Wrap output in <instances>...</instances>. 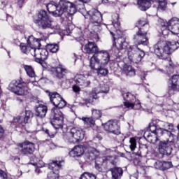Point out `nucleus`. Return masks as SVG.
<instances>
[{
  "label": "nucleus",
  "instance_id": "nucleus-1",
  "mask_svg": "<svg viewBox=\"0 0 179 179\" xmlns=\"http://www.w3.org/2000/svg\"><path fill=\"white\" fill-rule=\"evenodd\" d=\"M49 13L55 16V17H59L64 15V16H73L76 13V6L69 2L65 1H60L59 4L55 1H50L46 6Z\"/></svg>",
  "mask_w": 179,
  "mask_h": 179
},
{
  "label": "nucleus",
  "instance_id": "nucleus-2",
  "mask_svg": "<svg viewBox=\"0 0 179 179\" xmlns=\"http://www.w3.org/2000/svg\"><path fill=\"white\" fill-rule=\"evenodd\" d=\"M111 56L108 51L100 52L98 56H92L90 59L91 69L96 71L98 76H106L108 75V69L106 67L108 65Z\"/></svg>",
  "mask_w": 179,
  "mask_h": 179
},
{
  "label": "nucleus",
  "instance_id": "nucleus-3",
  "mask_svg": "<svg viewBox=\"0 0 179 179\" xmlns=\"http://www.w3.org/2000/svg\"><path fill=\"white\" fill-rule=\"evenodd\" d=\"M31 40H34V37L29 36L27 40V45L21 43L20 45V50L24 54H31L34 57L36 62L44 67V65H45V62L44 61L48 58V51L43 48H36L31 44Z\"/></svg>",
  "mask_w": 179,
  "mask_h": 179
},
{
  "label": "nucleus",
  "instance_id": "nucleus-4",
  "mask_svg": "<svg viewBox=\"0 0 179 179\" xmlns=\"http://www.w3.org/2000/svg\"><path fill=\"white\" fill-rule=\"evenodd\" d=\"M34 22L38 24L41 29H51L52 30L59 29V26L55 24V22L50 20V17H48V15H47V11L44 10L39 11L37 15V19H36Z\"/></svg>",
  "mask_w": 179,
  "mask_h": 179
},
{
  "label": "nucleus",
  "instance_id": "nucleus-5",
  "mask_svg": "<svg viewBox=\"0 0 179 179\" xmlns=\"http://www.w3.org/2000/svg\"><path fill=\"white\" fill-rule=\"evenodd\" d=\"M64 139L70 143H78L85 139V131L79 127H73L64 136Z\"/></svg>",
  "mask_w": 179,
  "mask_h": 179
},
{
  "label": "nucleus",
  "instance_id": "nucleus-6",
  "mask_svg": "<svg viewBox=\"0 0 179 179\" xmlns=\"http://www.w3.org/2000/svg\"><path fill=\"white\" fill-rule=\"evenodd\" d=\"M50 120V124L55 129H62L64 127V113L59 109L52 108Z\"/></svg>",
  "mask_w": 179,
  "mask_h": 179
},
{
  "label": "nucleus",
  "instance_id": "nucleus-7",
  "mask_svg": "<svg viewBox=\"0 0 179 179\" xmlns=\"http://www.w3.org/2000/svg\"><path fill=\"white\" fill-rule=\"evenodd\" d=\"M8 90L17 96H27L29 92L27 83L24 82L20 83V81L15 80L9 84Z\"/></svg>",
  "mask_w": 179,
  "mask_h": 179
},
{
  "label": "nucleus",
  "instance_id": "nucleus-8",
  "mask_svg": "<svg viewBox=\"0 0 179 179\" xmlns=\"http://www.w3.org/2000/svg\"><path fill=\"white\" fill-rule=\"evenodd\" d=\"M99 160L102 163H99V160H96L95 169L100 173H103L105 170H107V168L104 166V164H107V163L113 164V166H117V162H115V156L113 155L103 157L102 158H100Z\"/></svg>",
  "mask_w": 179,
  "mask_h": 179
},
{
  "label": "nucleus",
  "instance_id": "nucleus-9",
  "mask_svg": "<svg viewBox=\"0 0 179 179\" xmlns=\"http://www.w3.org/2000/svg\"><path fill=\"white\" fill-rule=\"evenodd\" d=\"M174 145L173 137H171V140L168 139L166 141H161L158 145V149L159 153L163 155L170 156L171 152H173V146Z\"/></svg>",
  "mask_w": 179,
  "mask_h": 179
},
{
  "label": "nucleus",
  "instance_id": "nucleus-10",
  "mask_svg": "<svg viewBox=\"0 0 179 179\" xmlns=\"http://www.w3.org/2000/svg\"><path fill=\"white\" fill-rule=\"evenodd\" d=\"M122 96L124 100V104L127 108H134L135 106H136V108H141V102L139 100H136V97L131 92H124L122 94Z\"/></svg>",
  "mask_w": 179,
  "mask_h": 179
},
{
  "label": "nucleus",
  "instance_id": "nucleus-11",
  "mask_svg": "<svg viewBox=\"0 0 179 179\" xmlns=\"http://www.w3.org/2000/svg\"><path fill=\"white\" fill-rule=\"evenodd\" d=\"M128 57L130 61L139 64L145 57V52L141 50L137 46H133L128 52Z\"/></svg>",
  "mask_w": 179,
  "mask_h": 179
},
{
  "label": "nucleus",
  "instance_id": "nucleus-12",
  "mask_svg": "<svg viewBox=\"0 0 179 179\" xmlns=\"http://www.w3.org/2000/svg\"><path fill=\"white\" fill-rule=\"evenodd\" d=\"M64 161H52L48 165V169L52 170L48 174V179H59V175L58 174V171L62 169V165Z\"/></svg>",
  "mask_w": 179,
  "mask_h": 179
},
{
  "label": "nucleus",
  "instance_id": "nucleus-13",
  "mask_svg": "<svg viewBox=\"0 0 179 179\" xmlns=\"http://www.w3.org/2000/svg\"><path fill=\"white\" fill-rule=\"evenodd\" d=\"M90 21L93 26L100 27L101 22H103V15L96 8H92L87 12Z\"/></svg>",
  "mask_w": 179,
  "mask_h": 179
},
{
  "label": "nucleus",
  "instance_id": "nucleus-14",
  "mask_svg": "<svg viewBox=\"0 0 179 179\" xmlns=\"http://www.w3.org/2000/svg\"><path fill=\"white\" fill-rule=\"evenodd\" d=\"M101 110L92 108V117H82L80 120H82L84 122V125L86 128H90L94 126V120H99L101 118Z\"/></svg>",
  "mask_w": 179,
  "mask_h": 179
},
{
  "label": "nucleus",
  "instance_id": "nucleus-15",
  "mask_svg": "<svg viewBox=\"0 0 179 179\" xmlns=\"http://www.w3.org/2000/svg\"><path fill=\"white\" fill-rule=\"evenodd\" d=\"M104 130L108 134L113 135H120L121 134V127H120V122L118 120H109L103 124Z\"/></svg>",
  "mask_w": 179,
  "mask_h": 179
},
{
  "label": "nucleus",
  "instance_id": "nucleus-16",
  "mask_svg": "<svg viewBox=\"0 0 179 179\" xmlns=\"http://www.w3.org/2000/svg\"><path fill=\"white\" fill-rule=\"evenodd\" d=\"M110 92V87L108 85L103 84L100 85L99 87H95L92 90V91L89 94L88 101L89 103H93V100H97L99 96L97 94L100 93H108Z\"/></svg>",
  "mask_w": 179,
  "mask_h": 179
},
{
  "label": "nucleus",
  "instance_id": "nucleus-17",
  "mask_svg": "<svg viewBox=\"0 0 179 179\" xmlns=\"http://www.w3.org/2000/svg\"><path fill=\"white\" fill-rule=\"evenodd\" d=\"M49 97L52 104L56 107L55 108H64L66 106V101L58 92H50Z\"/></svg>",
  "mask_w": 179,
  "mask_h": 179
},
{
  "label": "nucleus",
  "instance_id": "nucleus-18",
  "mask_svg": "<svg viewBox=\"0 0 179 179\" xmlns=\"http://www.w3.org/2000/svg\"><path fill=\"white\" fill-rule=\"evenodd\" d=\"M129 148L131 152H133V155L136 156H140L142 157L143 156H146L148 153V145H143L140 147L138 151H135L136 149V140L134 138H130L129 140Z\"/></svg>",
  "mask_w": 179,
  "mask_h": 179
},
{
  "label": "nucleus",
  "instance_id": "nucleus-19",
  "mask_svg": "<svg viewBox=\"0 0 179 179\" xmlns=\"http://www.w3.org/2000/svg\"><path fill=\"white\" fill-rule=\"evenodd\" d=\"M179 90V75H173L168 80V93L173 96L174 92Z\"/></svg>",
  "mask_w": 179,
  "mask_h": 179
},
{
  "label": "nucleus",
  "instance_id": "nucleus-20",
  "mask_svg": "<svg viewBox=\"0 0 179 179\" xmlns=\"http://www.w3.org/2000/svg\"><path fill=\"white\" fill-rule=\"evenodd\" d=\"M18 146L20 148L21 155H33L36 149V145L29 141H24L22 143H19Z\"/></svg>",
  "mask_w": 179,
  "mask_h": 179
},
{
  "label": "nucleus",
  "instance_id": "nucleus-21",
  "mask_svg": "<svg viewBox=\"0 0 179 179\" xmlns=\"http://www.w3.org/2000/svg\"><path fill=\"white\" fill-rule=\"evenodd\" d=\"M147 36L148 32L143 31L141 28H139L138 31L134 36V40L135 43L138 44V45H141V44H142L143 45H148L149 43V39L148 38Z\"/></svg>",
  "mask_w": 179,
  "mask_h": 179
},
{
  "label": "nucleus",
  "instance_id": "nucleus-22",
  "mask_svg": "<svg viewBox=\"0 0 179 179\" xmlns=\"http://www.w3.org/2000/svg\"><path fill=\"white\" fill-rule=\"evenodd\" d=\"M115 45V47L113 48V50H115V57H120V51L122 50H124V48H127V45H128V43H127V41L125 40V38L124 36H119L117 38H114V43L113 45Z\"/></svg>",
  "mask_w": 179,
  "mask_h": 179
},
{
  "label": "nucleus",
  "instance_id": "nucleus-23",
  "mask_svg": "<svg viewBox=\"0 0 179 179\" xmlns=\"http://www.w3.org/2000/svg\"><path fill=\"white\" fill-rule=\"evenodd\" d=\"M66 83H76L78 86H83L84 87H87L90 85V81L86 80V78L83 75H77L74 79L71 78L66 80Z\"/></svg>",
  "mask_w": 179,
  "mask_h": 179
},
{
  "label": "nucleus",
  "instance_id": "nucleus-24",
  "mask_svg": "<svg viewBox=\"0 0 179 179\" xmlns=\"http://www.w3.org/2000/svg\"><path fill=\"white\" fill-rule=\"evenodd\" d=\"M84 51L87 54H94L92 57H97L100 55V52L107 50L99 51V47H97V45L94 42H89L87 45H85Z\"/></svg>",
  "mask_w": 179,
  "mask_h": 179
},
{
  "label": "nucleus",
  "instance_id": "nucleus-25",
  "mask_svg": "<svg viewBox=\"0 0 179 179\" xmlns=\"http://www.w3.org/2000/svg\"><path fill=\"white\" fill-rule=\"evenodd\" d=\"M86 148L83 145L75 146L73 150L69 152L71 157H80L85 153Z\"/></svg>",
  "mask_w": 179,
  "mask_h": 179
},
{
  "label": "nucleus",
  "instance_id": "nucleus-26",
  "mask_svg": "<svg viewBox=\"0 0 179 179\" xmlns=\"http://www.w3.org/2000/svg\"><path fill=\"white\" fill-rule=\"evenodd\" d=\"M30 118H33V112L31 110H26L24 117L23 116L14 117L13 122H18V124H27Z\"/></svg>",
  "mask_w": 179,
  "mask_h": 179
},
{
  "label": "nucleus",
  "instance_id": "nucleus-27",
  "mask_svg": "<svg viewBox=\"0 0 179 179\" xmlns=\"http://www.w3.org/2000/svg\"><path fill=\"white\" fill-rule=\"evenodd\" d=\"M48 111V107L44 104H39L36 106L35 115L39 118H45L47 113Z\"/></svg>",
  "mask_w": 179,
  "mask_h": 179
},
{
  "label": "nucleus",
  "instance_id": "nucleus-28",
  "mask_svg": "<svg viewBox=\"0 0 179 179\" xmlns=\"http://www.w3.org/2000/svg\"><path fill=\"white\" fill-rule=\"evenodd\" d=\"M154 166L157 170L165 171L166 170H169V169H171V167H173V164L171 162L157 161L155 162Z\"/></svg>",
  "mask_w": 179,
  "mask_h": 179
},
{
  "label": "nucleus",
  "instance_id": "nucleus-29",
  "mask_svg": "<svg viewBox=\"0 0 179 179\" xmlns=\"http://www.w3.org/2000/svg\"><path fill=\"white\" fill-rule=\"evenodd\" d=\"M170 25L169 26V30L173 34H179V20L177 17H173L170 20Z\"/></svg>",
  "mask_w": 179,
  "mask_h": 179
},
{
  "label": "nucleus",
  "instance_id": "nucleus-30",
  "mask_svg": "<svg viewBox=\"0 0 179 179\" xmlns=\"http://www.w3.org/2000/svg\"><path fill=\"white\" fill-rule=\"evenodd\" d=\"M51 71L52 75L57 79H63L65 75H66V72H68L66 69L61 66L52 67Z\"/></svg>",
  "mask_w": 179,
  "mask_h": 179
},
{
  "label": "nucleus",
  "instance_id": "nucleus-31",
  "mask_svg": "<svg viewBox=\"0 0 179 179\" xmlns=\"http://www.w3.org/2000/svg\"><path fill=\"white\" fill-rule=\"evenodd\" d=\"M105 26H107L106 27L108 30H109L110 33L113 34L111 29L117 30L120 27V23L118 22V14H115L113 15V20L111 21V24H105Z\"/></svg>",
  "mask_w": 179,
  "mask_h": 179
},
{
  "label": "nucleus",
  "instance_id": "nucleus-32",
  "mask_svg": "<svg viewBox=\"0 0 179 179\" xmlns=\"http://www.w3.org/2000/svg\"><path fill=\"white\" fill-rule=\"evenodd\" d=\"M111 172L112 179H121L124 174V170L121 167H113L109 169Z\"/></svg>",
  "mask_w": 179,
  "mask_h": 179
},
{
  "label": "nucleus",
  "instance_id": "nucleus-33",
  "mask_svg": "<svg viewBox=\"0 0 179 179\" xmlns=\"http://www.w3.org/2000/svg\"><path fill=\"white\" fill-rule=\"evenodd\" d=\"M152 2H155V0H138V9L144 12L148 10L152 6Z\"/></svg>",
  "mask_w": 179,
  "mask_h": 179
},
{
  "label": "nucleus",
  "instance_id": "nucleus-34",
  "mask_svg": "<svg viewBox=\"0 0 179 179\" xmlns=\"http://www.w3.org/2000/svg\"><path fill=\"white\" fill-rule=\"evenodd\" d=\"M155 134L157 138V136H169V138H173V136H174L171 131L163 128H158L155 132Z\"/></svg>",
  "mask_w": 179,
  "mask_h": 179
},
{
  "label": "nucleus",
  "instance_id": "nucleus-35",
  "mask_svg": "<svg viewBox=\"0 0 179 179\" xmlns=\"http://www.w3.org/2000/svg\"><path fill=\"white\" fill-rule=\"evenodd\" d=\"M143 137L148 142H150V143H156V142H157L156 133H150V131H148L144 133Z\"/></svg>",
  "mask_w": 179,
  "mask_h": 179
},
{
  "label": "nucleus",
  "instance_id": "nucleus-36",
  "mask_svg": "<svg viewBox=\"0 0 179 179\" xmlns=\"http://www.w3.org/2000/svg\"><path fill=\"white\" fill-rule=\"evenodd\" d=\"M45 50H48V52L49 51L50 52L55 53L58 52V50H59V46H58V45L55 43H50L46 45Z\"/></svg>",
  "mask_w": 179,
  "mask_h": 179
},
{
  "label": "nucleus",
  "instance_id": "nucleus-37",
  "mask_svg": "<svg viewBox=\"0 0 179 179\" xmlns=\"http://www.w3.org/2000/svg\"><path fill=\"white\" fill-rule=\"evenodd\" d=\"M24 69L29 78H34L36 76V72L31 66L24 65Z\"/></svg>",
  "mask_w": 179,
  "mask_h": 179
},
{
  "label": "nucleus",
  "instance_id": "nucleus-38",
  "mask_svg": "<svg viewBox=\"0 0 179 179\" xmlns=\"http://www.w3.org/2000/svg\"><path fill=\"white\" fill-rule=\"evenodd\" d=\"M124 73L127 76H135L136 74L135 72V69L132 68V66H126L124 68Z\"/></svg>",
  "mask_w": 179,
  "mask_h": 179
},
{
  "label": "nucleus",
  "instance_id": "nucleus-39",
  "mask_svg": "<svg viewBox=\"0 0 179 179\" xmlns=\"http://www.w3.org/2000/svg\"><path fill=\"white\" fill-rule=\"evenodd\" d=\"M157 10H162L164 12L167 9V0H158Z\"/></svg>",
  "mask_w": 179,
  "mask_h": 179
},
{
  "label": "nucleus",
  "instance_id": "nucleus-40",
  "mask_svg": "<svg viewBox=\"0 0 179 179\" xmlns=\"http://www.w3.org/2000/svg\"><path fill=\"white\" fill-rule=\"evenodd\" d=\"M159 22L160 25L162 26V30L163 31L162 33H164V30H169V26H170V20L167 22L166 20L159 19Z\"/></svg>",
  "mask_w": 179,
  "mask_h": 179
},
{
  "label": "nucleus",
  "instance_id": "nucleus-41",
  "mask_svg": "<svg viewBox=\"0 0 179 179\" xmlns=\"http://www.w3.org/2000/svg\"><path fill=\"white\" fill-rule=\"evenodd\" d=\"M80 179H96V175L89 172H84Z\"/></svg>",
  "mask_w": 179,
  "mask_h": 179
},
{
  "label": "nucleus",
  "instance_id": "nucleus-42",
  "mask_svg": "<svg viewBox=\"0 0 179 179\" xmlns=\"http://www.w3.org/2000/svg\"><path fill=\"white\" fill-rule=\"evenodd\" d=\"M166 72L168 75L174 72V64L173 63L170 62L169 66H166Z\"/></svg>",
  "mask_w": 179,
  "mask_h": 179
},
{
  "label": "nucleus",
  "instance_id": "nucleus-43",
  "mask_svg": "<svg viewBox=\"0 0 179 179\" xmlns=\"http://www.w3.org/2000/svg\"><path fill=\"white\" fill-rule=\"evenodd\" d=\"M97 158V155L96 154V150L90 151L88 155V159L90 160H95Z\"/></svg>",
  "mask_w": 179,
  "mask_h": 179
},
{
  "label": "nucleus",
  "instance_id": "nucleus-44",
  "mask_svg": "<svg viewBox=\"0 0 179 179\" xmlns=\"http://www.w3.org/2000/svg\"><path fill=\"white\" fill-rule=\"evenodd\" d=\"M148 24V20L145 18H142L137 22V27H139L141 26H146Z\"/></svg>",
  "mask_w": 179,
  "mask_h": 179
},
{
  "label": "nucleus",
  "instance_id": "nucleus-45",
  "mask_svg": "<svg viewBox=\"0 0 179 179\" xmlns=\"http://www.w3.org/2000/svg\"><path fill=\"white\" fill-rule=\"evenodd\" d=\"M162 125L164 127V128H169V131H173V129H174V125H173V124L171 123H169V122H164L162 123Z\"/></svg>",
  "mask_w": 179,
  "mask_h": 179
},
{
  "label": "nucleus",
  "instance_id": "nucleus-46",
  "mask_svg": "<svg viewBox=\"0 0 179 179\" xmlns=\"http://www.w3.org/2000/svg\"><path fill=\"white\" fill-rule=\"evenodd\" d=\"M149 129H150V134H156L157 129H157V127H156V125H155L154 123H150L149 125Z\"/></svg>",
  "mask_w": 179,
  "mask_h": 179
},
{
  "label": "nucleus",
  "instance_id": "nucleus-47",
  "mask_svg": "<svg viewBox=\"0 0 179 179\" xmlns=\"http://www.w3.org/2000/svg\"><path fill=\"white\" fill-rule=\"evenodd\" d=\"M12 27L14 30H19V31H20L21 33H23V31H24V26L15 24V25H13Z\"/></svg>",
  "mask_w": 179,
  "mask_h": 179
},
{
  "label": "nucleus",
  "instance_id": "nucleus-48",
  "mask_svg": "<svg viewBox=\"0 0 179 179\" xmlns=\"http://www.w3.org/2000/svg\"><path fill=\"white\" fill-rule=\"evenodd\" d=\"M23 3H24V0H18L17 3V8L22 9L23 8Z\"/></svg>",
  "mask_w": 179,
  "mask_h": 179
},
{
  "label": "nucleus",
  "instance_id": "nucleus-49",
  "mask_svg": "<svg viewBox=\"0 0 179 179\" xmlns=\"http://www.w3.org/2000/svg\"><path fill=\"white\" fill-rule=\"evenodd\" d=\"M34 166H36V169H35L36 173H40V169L43 166L40 165V164L34 163L33 164Z\"/></svg>",
  "mask_w": 179,
  "mask_h": 179
},
{
  "label": "nucleus",
  "instance_id": "nucleus-50",
  "mask_svg": "<svg viewBox=\"0 0 179 179\" xmlns=\"http://www.w3.org/2000/svg\"><path fill=\"white\" fill-rule=\"evenodd\" d=\"M0 177L3 179H6L8 177V175H6V173L5 171L0 170Z\"/></svg>",
  "mask_w": 179,
  "mask_h": 179
},
{
  "label": "nucleus",
  "instance_id": "nucleus-51",
  "mask_svg": "<svg viewBox=\"0 0 179 179\" xmlns=\"http://www.w3.org/2000/svg\"><path fill=\"white\" fill-rule=\"evenodd\" d=\"M73 90L75 92V93H79L80 92V87L79 86L75 85L73 86Z\"/></svg>",
  "mask_w": 179,
  "mask_h": 179
},
{
  "label": "nucleus",
  "instance_id": "nucleus-52",
  "mask_svg": "<svg viewBox=\"0 0 179 179\" xmlns=\"http://www.w3.org/2000/svg\"><path fill=\"white\" fill-rule=\"evenodd\" d=\"M34 45H38V47L41 46V43H40V39L36 38L34 40Z\"/></svg>",
  "mask_w": 179,
  "mask_h": 179
},
{
  "label": "nucleus",
  "instance_id": "nucleus-53",
  "mask_svg": "<svg viewBox=\"0 0 179 179\" xmlns=\"http://www.w3.org/2000/svg\"><path fill=\"white\" fill-rule=\"evenodd\" d=\"M4 134H5V129H3V127H2V126L0 125V138H2Z\"/></svg>",
  "mask_w": 179,
  "mask_h": 179
},
{
  "label": "nucleus",
  "instance_id": "nucleus-54",
  "mask_svg": "<svg viewBox=\"0 0 179 179\" xmlns=\"http://www.w3.org/2000/svg\"><path fill=\"white\" fill-rule=\"evenodd\" d=\"M6 6V3L5 1L0 2V9H3Z\"/></svg>",
  "mask_w": 179,
  "mask_h": 179
},
{
  "label": "nucleus",
  "instance_id": "nucleus-55",
  "mask_svg": "<svg viewBox=\"0 0 179 179\" xmlns=\"http://www.w3.org/2000/svg\"><path fill=\"white\" fill-rule=\"evenodd\" d=\"M45 134H47V135H48L49 136H51V138H54V135H50V130H48V129H46L45 131Z\"/></svg>",
  "mask_w": 179,
  "mask_h": 179
},
{
  "label": "nucleus",
  "instance_id": "nucleus-56",
  "mask_svg": "<svg viewBox=\"0 0 179 179\" xmlns=\"http://www.w3.org/2000/svg\"><path fill=\"white\" fill-rule=\"evenodd\" d=\"M80 2H83V3H89L90 2V0H78Z\"/></svg>",
  "mask_w": 179,
  "mask_h": 179
},
{
  "label": "nucleus",
  "instance_id": "nucleus-57",
  "mask_svg": "<svg viewBox=\"0 0 179 179\" xmlns=\"http://www.w3.org/2000/svg\"><path fill=\"white\" fill-rule=\"evenodd\" d=\"M8 20H12V17L9 15H7V22H8Z\"/></svg>",
  "mask_w": 179,
  "mask_h": 179
},
{
  "label": "nucleus",
  "instance_id": "nucleus-58",
  "mask_svg": "<svg viewBox=\"0 0 179 179\" xmlns=\"http://www.w3.org/2000/svg\"><path fill=\"white\" fill-rule=\"evenodd\" d=\"M17 101H20V103H22L23 101V100H22V99H20L19 97L17 98Z\"/></svg>",
  "mask_w": 179,
  "mask_h": 179
},
{
  "label": "nucleus",
  "instance_id": "nucleus-59",
  "mask_svg": "<svg viewBox=\"0 0 179 179\" xmlns=\"http://www.w3.org/2000/svg\"><path fill=\"white\" fill-rule=\"evenodd\" d=\"M102 2H103L104 3H107V2H108V0H102Z\"/></svg>",
  "mask_w": 179,
  "mask_h": 179
},
{
  "label": "nucleus",
  "instance_id": "nucleus-60",
  "mask_svg": "<svg viewBox=\"0 0 179 179\" xmlns=\"http://www.w3.org/2000/svg\"><path fill=\"white\" fill-rule=\"evenodd\" d=\"M145 76H143L141 77V80H145Z\"/></svg>",
  "mask_w": 179,
  "mask_h": 179
},
{
  "label": "nucleus",
  "instance_id": "nucleus-61",
  "mask_svg": "<svg viewBox=\"0 0 179 179\" xmlns=\"http://www.w3.org/2000/svg\"><path fill=\"white\" fill-rule=\"evenodd\" d=\"M177 3V2H173V3H171V5L174 6Z\"/></svg>",
  "mask_w": 179,
  "mask_h": 179
},
{
  "label": "nucleus",
  "instance_id": "nucleus-62",
  "mask_svg": "<svg viewBox=\"0 0 179 179\" xmlns=\"http://www.w3.org/2000/svg\"><path fill=\"white\" fill-rule=\"evenodd\" d=\"M60 1H64V0H60Z\"/></svg>",
  "mask_w": 179,
  "mask_h": 179
}]
</instances>
